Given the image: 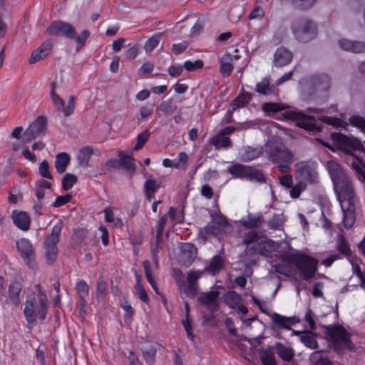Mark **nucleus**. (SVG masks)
I'll return each mask as SVG.
<instances>
[{
    "label": "nucleus",
    "mask_w": 365,
    "mask_h": 365,
    "mask_svg": "<svg viewBox=\"0 0 365 365\" xmlns=\"http://www.w3.org/2000/svg\"><path fill=\"white\" fill-rule=\"evenodd\" d=\"M279 260L294 265L297 274L305 281L314 278L318 269V259L304 253L282 254L279 256Z\"/></svg>",
    "instance_id": "obj_1"
},
{
    "label": "nucleus",
    "mask_w": 365,
    "mask_h": 365,
    "mask_svg": "<svg viewBox=\"0 0 365 365\" xmlns=\"http://www.w3.org/2000/svg\"><path fill=\"white\" fill-rule=\"evenodd\" d=\"M326 334L334 351L342 354L344 350L353 351L354 344L351 339L350 333L341 325H331L325 328Z\"/></svg>",
    "instance_id": "obj_2"
},
{
    "label": "nucleus",
    "mask_w": 365,
    "mask_h": 365,
    "mask_svg": "<svg viewBox=\"0 0 365 365\" xmlns=\"http://www.w3.org/2000/svg\"><path fill=\"white\" fill-rule=\"evenodd\" d=\"M268 159L277 165L279 172L285 173L289 170V164L292 162V153L282 143H270L267 147Z\"/></svg>",
    "instance_id": "obj_3"
},
{
    "label": "nucleus",
    "mask_w": 365,
    "mask_h": 365,
    "mask_svg": "<svg viewBox=\"0 0 365 365\" xmlns=\"http://www.w3.org/2000/svg\"><path fill=\"white\" fill-rule=\"evenodd\" d=\"M63 229V221L58 220L53 226L51 232L48 235L43 241L45 257L46 262L49 264H53L56 261L58 250L57 245L60 240V235Z\"/></svg>",
    "instance_id": "obj_4"
},
{
    "label": "nucleus",
    "mask_w": 365,
    "mask_h": 365,
    "mask_svg": "<svg viewBox=\"0 0 365 365\" xmlns=\"http://www.w3.org/2000/svg\"><path fill=\"white\" fill-rule=\"evenodd\" d=\"M334 188L341 207L355 204L356 192L353 183L346 175L333 182Z\"/></svg>",
    "instance_id": "obj_5"
},
{
    "label": "nucleus",
    "mask_w": 365,
    "mask_h": 365,
    "mask_svg": "<svg viewBox=\"0 0 365 365\" xmlns=\"http://www.w3.org/2000/svg\"><path fill=\"white\" fill-rule=\"evenodd\" d=\"M282 116L285 120L294 121L297 127L307 131L317 133L321 130V127L318 125L316 118L306 115L302 111L285 110L282 113Z\"/></svg>",
    "instance_id": "obj_6"
},
{
    "label": "nucleus",
    "mask_w": 365,
    "mask_h": 365,
    "mask_svg": "<svg viewBox=\"0 0 365 365\" xmlns=\"http://www.w3.org/2000/svg\"><path fill=\"white\" fill-rule=\"evenodd\" d=\"M317 164L312 160L299 161L295 165L294 176L299 182L314 184L317 182Z\"/></svg>",
    "instance_id": "obj_7"
},
{
    "label": "nucleus",
    "mask_w": 365,
    "mask_h": 365,
    "mask_svg": "<svg viewBox=\"0 0 365 365\" xmlns=\"http://www.w3.org/2000/svg\"><path fill=\"white\" fill-rule=\"evenodd\" d=\"M292 29L297 41L307 43L316 36L317 28L311 20L299 19L292 25Z\"/></svg>",
    "instance_id": "obj_8"
},
{
    "label": "nucleus",
    "mask_w": 365,
    "mask_h": 365,
    "mask_svg": "<svg viewBox=\"0 0 365 365\" xmlns=\"http://www.w3.org/2000/svg\"><path fill=\"white\" fill-rule=\"evenodd\" d=\"M335 247L336 253L330 255L323 260L322 264L326 267H330L335 261L344 258L349 259L352 256L351 245L345 235L338 234L336 238Z\"/></svg>",
    "instance_id": "obj_9"
},
{
    "label": "nucleus",
    "mask_w": 365,
    "mask_h": 365,
    "mask_svg": "<svg viewBox=\"0 0 365 365\" xmlns=\"http://www.w3.org/2000/svg\"><path fill=\"white\" fill-rule=\"evenodd\" d=\"M331 137L333 144L345 153H351L352 150L364 151L363 145L356 138L349 137L341 133H332Z\"/></svg>",
    "instance_id": "obj_10"
},
{
    "label": "nucleus",
    "mask_w": 365,
    "mask_h": 365,
    "mask_svg": "<svg viewBox=\"0 0 365 365\" xmlns=\"http://www.w3.org/2000/svg\"><path fill=\"white\" fill-rule=\"evenodd\" d=\"M38 302L36 299L34 293L26 297L25 307L24 309V315L27 322L29 328H32L36 323V319L40 321H44L46 316L43 319L41 314L39 312Z\"/></svg>",
    "instance_id": "obj_11"
},
{
    "label": "nucleus",
    "mask_w": 365,
    "mask_h": 365,
    "mask_svg": "<svg viewBox=\"0 0 365 365\" xmlns=\"http://www.w3.org/2000/svg\"><path fill=\"white\" fill-rule=\"evenodd\" d=\"M51 36H62L69 39L75 37V28L69 23L58 20L52 21L46 30Z\"/></svg>",
    "instance_id": "obj_12"
},
{
    "label": "nucleus",
    "mask_w": 365,
    "mask_h": 365,
    "mask_svg": "<svg viewBox=\"0 0 365 365\" xmlns=\"http://www.w3.org/2000/svg\"><path fill=\"white\" fill-rule=\"evenodd\" d=\"M51 86V98L56 111L63 112L65 117L71 115L75 110V96H71L67 106H65L64 101L55 92V83H52Z\"/></svg>",
    "instance_id": "obj_13"
},
{
    "label": "nucleus",
    "mask_w": 365,
    "mask_h": 365,
    "mask_svg": "<svg viewBox=\"0 0 365 365\" xmlns=\"http://www.w3.org/2000/svg\"><path fill=\"white\" fill-rule=\"evenodd\" d=\"M205 270H190L187 275V286L183 289L186 297L194 298L198 293L199 286L197 280L202 277Z\"/></svg>",
    "instance_id": "obj_14"
},
{
    "label": "nucleus",
    "mask_w": 365,
    "mask_h": 365,
    "mask_svg": "<svg viewBox=\"0 0 365 365\" xmlns=\"http://www.w3.org/2000/svg\"><path fill=\"white\" fill-rule=\"evenodd\" d=\"M47 125V120L44 116H38L24 133L25 141L29 142L35 139L46 128Z\"/></svg>",
    "instance_id": "obj_15"
},
{
    "label": "nucleus",
    "mask_w": 365,
    "mask_h": 365,
    "mask_svg": "<svg viewBox=\"0 0 365 365\" xmlns=\"http://www.w3.org/2000/svg\"><path fill=\"white\" fill-rule=\"evenodd\" d=\"M197 255V249L190 242L182 244L180 254V262L182 266L189 267L195 261Z\"/></svg>",
    "instance_id": "obj_16"
},
{
    "label": "nucleus",
    "mask_w": 365,
    "mask_h": 365,
    "mask_svg": "<svg viewBox=\"0 0 365 365\" xmlns=\"http://www.w3.org/2000/svg\"><path fill=\"white\" fill-rule=\"evenodd\" d=\"M16 247L24 262L31 267L34 257V247L31 242L26 238H21L16 242Z\"/></svg>",
    "instance_id": "obj_17"
},
{
    "label": "nucleus",
    "mask_w": 365,
    "mask_h": 365,
    "mask_svg": "<svg viewBox=\"0 0 365 365\" xmlns=\"http://www.w3.org/2000/svg\"><path fill=\"white\" fill-rule=\"evenodd\" d=\"M53 46V45L51 40L48 39L43 41L39 47L31 53L29 58V63L34 64L46 58L52 51Z\"/></svg>",
    "instance_id": "obj_18"
},
{
    "label": "nucleus",
    "mask_w": 365,
    "mask_h": 365,
    "mask_svg": "<svg viewBox=\"0 0 365 365\" xmlns=\"http://www.w3.org/2000/svg\"><path fill=\"white\" fill-rule=\"evenodd\" d=\"M271 318L274 326L280 329L292 330V327L299 322L296 316L285 317L276 312L271 315Z\"/></svg>",
    "instance_id": "obj_19"
},
{
    "label": "nucleus",
    "mask_w": 365,
    "mask_h": 365,
    "mask_svg": "<svg viewBox=\"0 0 365 365\" xmlns=\"http://www.w3.org/2000/svg\"><path fill=\"white\" fill-rule=\"evenodd\" d=\"M168 221V215H162L157 222L155 243L151 245V251L153 259L157 262V254L158 252V247L163 242V235L165 230V226Z\"/></svg>",
    "instance_id": "obj_20"
},
{
    "label": "nucleus",
    "mask_w": 365,
    "mask_h": 365,
    "mask_svg": "<svg viewBox=\"0 0 365 365\" xmlns=\"http://www.w3.org/2000/svg\"><path fill=\"white\" fill-rule=\"evenodd\" d=\"M160 347L158 343L150 342L143 344L140 349L143 359L148 365H153L156 361V353Z\"/></svg>",
    "instance_id": "obj_21"
},
{
    "label": "nucleus",
    "mask_w": 365,
    "mask_h": 365,
    "mask_svg": "<svg viewBox=\"0 0 365 365\" xmlns=\"http://www.w3.org/2000/svg\"><path fill=\"white\" fill-rule=\"evenodd\" d=\"M292 53L284 47H279L274 55V64L277 67H282L289 64L292 60Z\"/></svg>",
    "instance_id": "obj_22"
},
{
    "label": "nucleus",
    "mask_w": 365,
    "mask_h": 365,
    "mask_svg": "<svg viewBox=\"0 0 365 365\" xmlns=\"http://www.w3.org/2000/svg\"><path fill=\"white\" fill-rule=\"evenodd\" d=\"M339 46L347 51H351L355 53L365 52V43L362 41H350L349 39L343 38L339 41Z\"/></svg>",
    "instance_id": "obj_23"
},
{
    "label": "nucleus",
    "mask_w": 365,
    "mask_h": 365,
    "mask_svg": "<svg viewBox=\"0 0 365 365\" xmlns=\"http://www.w3.org/2000/svg\"><path fill=\"white\" fill-rule=\"evenodd\" d=\"M255 91L260 95L269 96L275 93L276 86L270 84L269 76H264L255 85Z\"/></svg>",
    "instance_id": "obj_24"
},
{
    "label": "nucleus",
    "mask_w": 365,
    "mask_h": 365,
    "mask_svg": "<svg viewBox=\"0 0 365 365\" xmlns=\"http://www.w3.org/2000/svg\"><path fill=\"white\" fill-rule=\"evenodd\" d=\"M12 218L14 225L21 230L26 231L29 229L31 220L26 212L14 210L12 213Z\"/></svg>",
    "instance_id": "obj_25"
},
{
    "label": "nucleus",
    "mask_w": 365,
    "mask_h": 365,
    "mask_svg": "<svg viewBox=\"0 0 365 365\" xmlns=\"http://www.w3.org/2000/svg\"><path fill=\"white\" fill-rule=\"evenodd\" d=\"M343 212V224L347 230L351 229L355 222V204L341 207Z\"/></svg>",
    "instance_id": "obj_26"
},
{
    "label": "nucleus",
    "mask_w": 365,
    "mask_h": 365,
    "mask_svg": "<svg viewBox=\"0 0 365 365\" xmlns=\"http://www.w3.org/2000/svg\"><path fill=\"white\" fill-rule=\"evenodd\" d=\"M35 289L37 292L36 299L38 302L39 312L41 314V317L43 319L48 312V298L46 293L42 286L40 284L35 285Z\"/></svg>",
    "instance_id": "obj_27"
},
{
    "label": "nucleus",
    "mask_w": 365,
    "mask_h": 365,
    "mask_svg": "<svg viewBox=\"0 0 365 365\" xmlns=\"http://www.w3.org/2000/svg\"><path fill=\"white\" fill-rule=\"evenodd\" d=\"M262 154L263 149L261 146L252 147L248 145L244 148L241 153L240 160L242 162H250L259 158Z\"/></svg>",
    "instance_id": "obj_28"
},
{
    "label": "nucleus",
    "mask_w": 365,
    "mask_h": 365,
    "mask_svg": "<svg viewBox=\"0 0 365 365\" xmlns=\"http://www.w3.org/2000/svg\"><path fill=\"white\" fill-rule=\"evenodd\" d=\"M76 292L79 297V304L84 308L86 304V298L88 296L89 285L84 279H78L76 284Z\"/></svg>",
    "instance_id": "obj_29"
},
{
    "label": "nucleus",
    "mask_w": 365,
    "mask_h": 365,
    "mask_svg": "<svg viewBox=\"0 0 365 365\" xmlns=\"http://www.w3.org/2000/svg\"><path fill=\"white\" fill-rule=\"evenodd\" d=\"M93 154V149L91 146L86 145L81 148L77 155V161L78 165L85 168L88 166V163Z\"/></svg>",
    "instance_id": "obj_30"
},
{
    "label": "nucleus",
    "mask_w": 365,
    "mask_h": 365,
    "mask_svg": "<svg viewBox=\"0 0 365 365\" xmlns=\"http://www.w3.org/2000/svg\"><path fill=\"white\" fill-rule=\"evenodd\" d=\"M22 289L21 284L18 282H14L9 287V299L11 303L15 306H19L21 303L20 292Z\"/></svg>",
    "instance_id": "obj_31"
},
{
    "label": "nucleus",
    "mask_w": 365,
    "mask_h": 365,
    "mask_svg": "<svg viewBox=\"0 0 365 365\" xmlns=\"http://www.w3.org/2000/svg\"><path fill=\"white\" fill-rule=\"evenodd\" d=\"M249 165L235 163L227 168V172L235 178L246 179Z\"/></svg>",
    "instance_id": "obj_32"
},
{
    "label": "nucleus",
    "mask_w": 365,
    "mask_h": 365,
    "mask_svg": "<svg viewBox=\"0 0 365 365\" xmlns=\"http://www.w3.org/2000/svg\"><path fill=\"white\" fill-rule=\"evenodd\" d=\"M312 83L316 88L328 90L331 85L330 77L326 73H320L312 77Z\"/></svg>",
    "instance_id": "obj_33"
},
{
    "label": "nucleus",
    "mask_w": 365,
    "mask_h": 365,
    "mask_svg": "<svg viewBox=\"0 0 365 365\" xmlns=\"http://www.w3.org/2000/svg\"><path fill=\"white\" fill-rule=\"evenodd\" d=\"M246 180L262 184L266 183L267 177L260 170L249 165Z\"/></svg>",
    "instance_id": "obj_34"
},
{
    "label": "nucleus",
    "mask_w": 365,
    "mask_h": 365,
    "mask_svg": "<svg viewBox=\"0 0 365 365\" xmlns=\"http://www.w3.org/2000/svg\"><path fill=\"white\" fill-rule=\"evenodd\" d=\"M327 167L332 182H334L347 175L341 168L340 165L335 161H329Z\"/></svg>",
    "instance_id": "obj_35"
},
{
    "label": "nucleus",
    "mask_w": 365,
    "mask_h": 365,
    "mask_svg": "<svg viewBox=\"0 0 365 365\" xmlns=\"http://www.w3.org/2000/svg\"><path fill=\"white\" fill-rule=\"evenodd\" d=\"M263 222L262 215L261 214L255 215L249 214L247 220H241V225L247 229H254L259 227Z\"/></svg>",
    "instance_id": "obj_36"
},
{
    "label": "nucleus",
    "mask_w": 365,
    "mask_h": 365,
    "mask_svg": "<svg viewBox=\"0 0 365 365\" xmlns=\"http://www.w3.org/2000/svg\"><path fill=\"white\" fill-rule=\"evenodd\" d=\"M262 110L269 115L287 110L289 106L282 103L268 102L262 104Z\"/></svg>",
    "instance_id": "obj_37"
},
{
    "label": "nucleus",
    "mask_w": 365,
    "mask_h": 365,
    "mask_svg": "<svg viewBox=\"0 0 365 365\" xmlns=\"http://www.w3.org/2000/svg\"><path fill=\"white\" fill-rule=\"evenodd\" d=\"M259 255L268 257L274 250V241L270 239H260L258 241Z\"/></svg>",
    "instance_id": "obj_38"
},
{
    "label": "nucleus",
    "mask_w": 365,
    "mask_h": 365,
    "mask_svg": "<svg viewBox=\"0 0 365 365\" xmlns=\"http://www.w3.org/2000/svg\"><path fill=\"white\" fill-rule=\"evenodd\" d=\"M218 291H210L205 293H203L198 299L199 302L204 305H206L208 307H210L211 305L217 306V299L219 297Z\"/></svg>",
    "instance_id": "obj_39"
},
{
    "label": "nucleus",
    "mask_w": 365,
    "mask_h": 365,
    "mask_svg": "<svg viewBox=\"0 0 365 365\" xmlns=\"http://www.w3.org/2000/svg\"><path fill=\"white\" fill-rule=\"evenodd\" d=\"M70 163V156L66 153H61L56 155L55 160V168L58 173L65 172Z\"/></svg>",
    "instance_id": "obj_40"
},
{
    "label": "nucleus",
    "mask_w": 365,
    "mask_h": 365,
    "mask_svg": "<svg viewBox=\"0 0 365 365\" xmlns=\"http://www.w3.org/2000/svg\"><path fill=\"white\" fill-rule=\"evenodd\" d=\"M251 99V95L247 92L240 93L234 100L230 103V108L232 111L243 107Z\"/></svg>",
    "instance_id": "obj_41"
},
{
    "label": "nucleus",
    "mask_w": 365,
    "mask_h": 365,
    "mask_svg": "<svg viewBox=\"0 0 365 365\" xmlns=\"http://www.w3.org/2000/svg\"><path fill=\"white\" fill-rule=\"evenodd\" d=\"M224 267V261L220 255H215L209 264V265L204 269L205 272L207 271L213 274L220 272Z\"/></svg>",
    "instance_id": "obj_42"
},
{
    "label": "nucleus",
    "mask_w": 365,
    "mask_h": 365,
    "mask_svg": "<svg viewBox=\"0 0 365 365\" xmlns=\"http://www.w3.org/2000/svg\"><path fill=\"white\" fill-rule=\"evenodd\" d=\"M312 365H334L328 357L322 355L321 351H314L309 356Z\"/></svg>",
    "instance_id": "obj_43"
},
{
    "label": "nucleus",
    "mask_w": 365,
    "mask_h": 365,
    "mask_svg": "<svg viewBox=\"0 0 365 365\" xmlns=\"http://www.w3.org/2000/svg\"><path fill=\"white\" fill-rule=\"evenodd\" d=\"M225 303L232 309H235L241 301V296L235 291H229L224 295Z\"/></svg>",
    "instance_id": "obj_44"
},
{
    "label": "nucleus",
    "mask_w": 365,
    "mask_h": 365,
    "mask_svg": "<svg viewBox=\"0 0 365 365\" xmlns=\"http://www.w3.org/2000/svg\"><path fill=\"white\" fill-rule=\"evenodd\" d=\"M211 143L217 148L221 147L227 149L232 146V142L231 139L221 133L219 135L212 138Z\"/></svg>",
    "instance_id": "obj_45"
},
{
    "label": "nucleus",
    "mask_w": 365,
    "mask_h": 365,
    "mask_svg": "<svg viewBox=\"0 0 365 365\" xmlns=\"http://www.w3.org/2000/svg\"><path fill=\"white\" fill-rule=\"evenodd\" d=\"M168 218L169 217L173 225L182 224L184 222L185 215L183 209L180 212H178V209L173 207H170L168 213Z\"/></svg>",
    "instance_id": "obj_46"
},
{
    "label": "nucleus",
    "mask_w": 365,
    "mask_h": 365,
    "mask_svg": "<svg viewBox=\"0 0 365 365\" xmlns=\"http://www.w3.org/2000/svg\"><path fill=\"white\" fill-rule=\"evenodd\" d=\"M277 349L279 357L283 361H290L293 359L294 354L292 348L279 343L277 344Z\"/></svg>",
    "instance_id": "obj_47"
},
{
    "label": "nucleus",
    "mask_w": 365,
    "mask_h": 365,
    "mask_svg": "<svg viewBox=\"0 0 365 365\" xmlns=\"http://www.w3.org/2000/svg\"><path fill=\"white\" fill-rule=\"evenodd\" d=\"M176 106H173V100L171 98L164 101L157 108V112L160 114L170 115L175 111Z\"/></svg>",
    "instance_id": "obj_48"
},
{
    "label": "nucleus",
    "mask_w": 365,
    "mask_h": 365,
    "mask_svg": "<svg viewBox=\"0 0 365 365\" xmlns=\"http://www.w3.org/2000/svg\"><path fill=\"white\" fill-rule=\"evenodd\" d=\"M143 269L147 281L149 282L155 293L159 294L158 287L155 279L153 277L150 264L148 260H145L143 263Z\"/></svg>",
    "instance_id": "obj_49"
},
{
    "label": "nucleus",
    "mask_w": 365,
    "mask_h": 365,
    "mask_svg": "<svg viewBox=\"0 0 365 365\" xmlns=\"http://www.w3.org/2000/svg\"><path fill=\"white\" fill-rule=\"evenodd\" d=\"M119 164L120 166L125 168L126 170L134 171L135 170V165L134 163V158L130 155H123L121 153L119 154Z\"/></svg>",
    "instance_id": "obj_50"
},
{
    "label": "nucleus",
    "mask_w": 365,
    "mask_h": 365,
    "mask_svg": "<svg viewBox=\"0 0 365 365\" xmlns=\"http://www.w3.org/2000/svg\"><path fill=\"white\" fill-rule=\"evenodd\" d=\"M77 176L71 173H66L62 178V189L65 191L71 190L73 187V186L77 182Z\"/></svg>",
    "instance_id": "obj_51"
},
{
    "label": "nucleus",
    "mask_w": 365,
    "mask_h": 365,
    "mask_svg": "<svg viewBox=\"0 0 365 365\" xmlns=\"http://www.w3.org/2000/svg\"><path fill=\"white\" fill-rule=\"evenodd\" d=\"M150 135V132L148 129L138 133L136 136V143L133 148V150H138L141 149L148 140Z\"/></svg>",
    "instance_id": "obj_52"
},
{
    "label": "nucleus",
    "mask_w": 365,
    "mask_h": 365,
    "mask_svg": "<svg viewBox=\"0 0 365 365\" xmlns=\"http://www.w3.org/2000/svg\"><path fill=\"white\" fill-rule=\"evenodd\" d=\"M90 35L91 33L87 29L82 31L81 33L78 36L75 34V37L73 38H75L76 42V52L80 51L82 49V48L85 46L86 41L89 38Z\"/></svg>",
    "instance_id": "obj_53"
},
{
    "label": "nucleus",
    "mask_w": 365,
    "mask_h": 365,
    "mask_svg": "<svg viewBox=\"0 0 365 365\" xmlns=\"http://www.w3.org/2000/svg\"><path fill=\"white\" fill-rule=\"evenodd\" d=\"M301 341L311 349H316L319 346L315 336L312 332H307V334L302 336Z\"/></svg>",
    "instance_id": "obj_54"
},
{
    "label": "nucleus",
    "mask_w": 365,
    "mask_h": 365,
    "mask_svg": "<svg viewBox=\"0 0 365 365\" xmlns=\"http://www.w3.org/2000/svg\"><path fill=\"white\" fill-rule=\"evenodd\" d=\"M162 35V33H159L152 36L146 41L144 46L146 52L153 51L158 46Z\"/></svg>",
    "instance_id": "obj_55"
},
{
    "label": "nucleus",
    "mask_w": 365,
    "mask_h": 365,
    "mask_svg": "<svg viewBox=\"0 0 365 365\" xmlns=\"http://www.w3.org/2000/svg\"><path fill=\"white\" fill-rule=\"evenodd\" d=\"M260 359L263 365H276L274 356L269 350H262L260 352Z\"/></svg>",
    "instance_id": "obj_56"
},
{
    "label": "nucleus",
    "mask_w": 365,
    "mask_h": 365,
    "mask_svg": "<svg viewBox=\"0 0 365 365\" xmlns=\"http://www.w3.org/2000/svg\"><path fill=\"white\" fill-rule=\"evenodd\" d=\"M88 235V230L85 228L76 229L72 235L73 241L80 245L81 244Z\"/></svg>",
    "instance_id": "obj_57"
},
{
    "label": "nucleus",
    "mask_w": 365,
    "mask_h": 365,
    "mask_svg": "<svg viewBox=\"0 0 365 365\" xmlns=\"http://www.w3.org/2000/svg\"><path fill=\"white\" fill-rule=\"evenodd\" d=\"M283 217L282 215L274 214L268 222L269 228L279 230L283 227Z\"/></svg>",
    "instance_id": "obj_58"
},
{
    "label": "nucleus",
    "mask_w": 365,
    "mask_h": 365,
    "mask_svg": "<svg viewBox=\"0 0 365 365\" xmlns=\"http://www.w3.org/2000/svg\"><path fill=\"white\" fill-rule=\"evenodd\" d=\"M38 172L40 175L46 179L52 180L53 176L49 170V165L47 160H43L38 167Z\"/></svg>",
    "instance_id": "obj_59"
},
{
    "label": "nucleus",
    "mask_w": 365,
    "mask_h": 365,
    "mask_svg": "<svg viewBox=\"0 0 365 365\" xmlns=\"http://www.w3.org/2000/svg\"><path fill=\"white\" fill-rule=\"evenodd\" d=\"M203 65V61L200 59H197L194 62L187 60L184 62L183 67L187 71H193L202 68Z\"/></svg>",
    "instance_id": "obj_60"
},
{
    "label": "nucleus",
    "mask_w": 365,
    "mask_h": 365,
    "mask_svg": "<svg viewBox=\"0 0 365 365\" xmlns=\"http://www.w3.org/2000/svg\"><path fill=\"white\" fill-rule=\"evenodd\" d=\"M260 240L257 232L252 230L245 233L243 236V243L249 245L258 242Z\"/></svg>",
    "instance_id": "obj_61"
},
{
    "label": "nucleus",
    "mask_w": 365,
    "mask_h": 365,
    "mask_svg": "<svg viewBox=\"0 0 365 365\" xmlns=\"http://www.w3.org/2000/svg\"><path fill=\"white\" fill-rule=\"evenodd\" d=\"M120 307L124 310V320L125 322L131 321L135 314V310L133 307L128 304V301L120 304Z\"/></svg>",
    "instance_id": "obj_62"
},
{
    "label": "nucleus",
    "mask_w": 365,
    "mask_h": 365,
    "mask_svg": "<svg viewBox=\"0 0 365 365\" xmlns=\"http://www.w3.org/2000/svg\"><path fill=\"white\" fill-rule=\"evenodd\" d=\"M349 122L352 125L359 128L365 133V118L359 115H352L349 118Z\"/></svg>",
    "instance_id": "obj_63"
},
{
    "label": "nucleus",
    "mask_w": 365,
    "mask_h": 365,
    "mask_svg": "<svg viewBox=\"0 0 365 365\" xmlns=\"http://www.w3.org/2000/svg\"><path fill=\"white\" fill-rule=\"evenodd\" d=\"M349 122L352 125L359 128L365 133V118L359 115H352L349 118Z\"/></svg>",
    "instance_id": "obj_64"
}]
</instances>
